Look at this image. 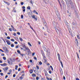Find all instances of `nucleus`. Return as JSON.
<instances>
[{
    "label": "nucleus",
    "mask_w": 80,
    "mask_h": 80,
    "mask_svg": "<svg viewBox=\"0 0 80 80\" xmlns=\"http://www.w3.org/2000/svg\"><path fill=\"white\" fill-rule=\"evenodd\" d=\"M66 3L67 7L68 8H69L71 5V8L73 10H75V8H76V7L74 6V5H73V3H72V0H66Z\"/></svg>",
    "instance_id": "nucleus-1"
},
{
    "label": "nucleus",
    "mask_w": 80,
    "mask_h": 80,
    "mask_svg": "<svg viewBox=\"0 0 80 80\" xmlns=\"http://www.w3.org/2000/svg\"><path fill=\"white\" fill-rule=\"evenodd\" d=\"M58 59L59 60L60 63L61 64L62 67L63 68V63H62V62L60 60V54L58 53Z\"/></svg>",
    "instance_id": "nucleus-2"
},
{
    "label": "nucleus",
    "mask_w": 80,
    "mask_h": 80,
    "mask_svg": "<svg viewBox=\"0 0 80 80\" xmlns=\"http://www.w3.org/2000/svg\"><path fill=\"white\" fill-rule=\"evenodd\" d=\"M10 62L8 60V62L10 65H12L13 64V61H12V59H10Z\"/></svg>",
    "instance_id": "nucleus-3"
},
{
    "label": "nucleus",
    "mask_w": 80,
    "mask_h": 80,
    "mask_svg": "<svg viewBox=\"0 0 80 80\" xmlns=\"http://www.w3.org/2000/svg\"><path fill=\"white\" fill-rule=\"evenodd\" d=\"M6 42H7V44L8 45H11V43H10V41L7 40L6 39Z\"/></svg>",
    "instance_id": "nucleus-4"
},
{
    "label": "nucleus",
    "mask_w": 80,
    "mask_h": 80,
    "mask_svg": "<svg viewBox=\"0 0 80 80\" xmlns=\"http://www.w3.org/2000/svg\"><path fill=\"white\" fill-rule=\"evenodd\" d=\"M75 41L76 42V45L77 46H78V40H77V39L76 37H75Z\"/></svg>",
    "instance_id": "nucleus-5"
},
{
    "label": "nucleus",
    "mask_w": 80,
    "mask_h": 80,
    "mask_svg": "<svg viewBox=\"0 0 80 80\" xmlns=\"http://www.w3.org/2000/svg\"><path fill=\"white\" fill-rule=\"evenodd\" d=\"M8 67H6L3 68V70L4 71V72H6V71L8 70Z\"/></svg>",
    "instance_id": "nucleus-6"
},
{
    "label": "nucleus",
    "mask_w": 80,
    "mask_h": 80,
    "mask_svg": "<svg viewBox=\"0 0 80 80\" xmlns=\"http://www.w3.org/2000/svg\"><path fill=\"white\" fill-rule=\"evenodd\" d=\"M4 50L6 53H8V52H9V51H8V49H7V48H4Z\"/></svg>",
    "instance_id": "nucleus-7"
},
{
    "label": "nucleus",
    "mask_w": 80,
    "mask_h": 80,
    "mask_svg": "<svg viewBox=\"0 0 80 80\" xmlns=\"http://www.w3.org/2000/svg\"><path fill=\"white\" fill-rule=\"evenodd\" d=\"M45 73V76H47V75L48 73H47V71L46 70H45L44 71Z\"/></svg>",
    "instance_id": "nucleus-8"
},
{
    "label": "nucleus",
    "mask_w": 80,
    "mask_h": 80,
    "mask_svg": "<svg viewBox=\"0 0 80 80\" xmlns=\"http://www.w3.org/2000/svg\"><path fill=\"white\" fill-rule=\"evenodd\" d=\"M28 55H29V54H30V53H31V52L30 51V50L29 49V50L28 51Z\"/></svg>",
    "instance_id": "nucleus-9"
},
{
    "label": "nucleus",
    "mask_w": 80,
    "mask_h": 80,
    "mask_svg": "<svg viewBox=\"0 0 80 80\" xmlns=\"http://www.w3.org/2000/svg\"><path fill=\"white\" fill-rule=\"evenodd\" d=\"M32 76L33 77H36V75L35 74H33L32 75Z\"/></svg>",
    "instance_id": "nucleus-10"
},
{
    "label": "nucleus",
    "mask_w": 80,
    "mask_h": 80,
    "mask_svg": "<svg viewBox=\"0 0 80 80\" xmlns=\"http://www.w3.org/2000/svg\"><path fill=\"white\" fill-rule=\"evenodd\" d=\"M33 73V70L31 69L30 70V73Z\"/></svg>",
    "instance_id": "nucleus-11"
},
{
    "label": "nucleus",
    "mask_w": 80,
    "mask_h": 80,
    "mask_svg": "<svg viewBox=\"0 0 80 80\" xmlns=\"http://www.w3.org/2000/svg\"><path fill=\"white\" fill-rule=\"evenodd\" d=\"M66 24L67 26L68 27V28H69V26H68V23H67V22H66Z\"/></svg>",
    "instance_id": "nucleus-12"
},
{
    "label": "nucleus",
    "mask_w": 80,
    "mask_h": 80,
    "mask_svg": "<svg viewBox=\"0 0 80 80\" xmlns=\"http://www.w3.org/2000/svg\"><path fill=\"white\" fill-rule=\"evenodd\" d=\"M13 11L14 12H16V10H15V7H14L13 8Z\"/></svg>",
    "instance_id": "nucleus-13"
},
{
    "label": "nucleus",
    "mask_w": 80,
    "mask_h": 80,
    "mask_svg": "<svg viewBox=\"0 0 80 80\" xmlns=\"http://www.w3.org/2000/svg\"><path fill=\"white\" fill-rule=\"evenodd\" d=\"M35 73L37 75H38V71H36V72H35Z\"/></svg>",
    "instance_id": "nucleus-14"
},
{
    "label": "nucleus",
    "mask_w": 80,
    "mask_h": 80,
    "mask_svg": "<svg viewBox=\"0 0 80 80\" xmlns=\"http://www.w3.org/2000/svg\"><path fill=\"white\" fill-rule=\"evenodd\" d=\"M28 45H29V46H30V47H32V44H31V43H30L29 42H28Z\"/></svg>",
    "instance_id": "nucleus-15"
},
{
    "label": "nucleus",
    "mask_w": 80,
    "mask_h": 80,
    "mask_svg": "<svg viewBox=\"0 0 80 80\" xmlns=\"http://www.w3.org/2000/svg\"><path fill=\"white\" fill-rule=\"evenodd\" d=\"M19 40L21 41V42H22L23 41V39L21 38H19Z\"/></svg>",
    "instance_id": "nucleus-16"
},
{
    "label": "nucleus",
    "mask_w": 80,
    "mask_h": 80,
    "mask_svg": "<svg viewBox=\"0 0 80 80\" xmlns=\"http://www.w3.org/2000/svg\"><path fill=\"white\" fill-rule=\"evenodd\" d=\"M9 30L10 32H12V28H9Z\"/></svg>",
    "instance_id": "nucleus-17"
},
{
    "label": "nucleus",
    "mask_w": 80,
    "mask_h": 80,
    "mask_svg": "<svg viewBox=\"0 0 80 80\" xmlns=\"http://www.w3.org/2000/svg\"><path fill=\"white\" fill-rule=\"evenodd\" d=\"M3 60H6L7 59V58H6V57H3Z\"/></svg>",
    "instance_id": "nucleus-18"
},
{
    "label": "nucleus",
    "mask_w": 80,
    "mask_h": 80,
    "mask_svg": "<svg viewBox=\"0 0 80 80\" xmlns=\"http://www.w3.org/2000/svg\"><path fill=\"white\" fill-rule=\"evenodd\" d=\"M12 28L13 31H14V32H16V29L15 30V28H14V27H13Z\"/></svg>",
    "instance_id": "nucleus-19"
},
{
    "label": "nucleus",
    "mask_w": 80,
    "mask_h": 80,
    "mask_svg": "<svg viewBox=\"0 0 80 80\" xmlns=\"http://www.w3.org/2000/svg\"><path fill=\"white\" fill-rule=\"evenodd\" d=\"M27 9H28V10H30V7L28 6L27 7Z\"/></svg>",
    "instance_id": "nucleus-20"
},
{
    "label": "nucleus",
    "mask_w": 80,
    "mask_h": 80,
    "mask_svg": "<svg viewBox=\"0 0 80 80\" xmlns=\"http://www.w3.org/2000/svg\"><path fill=\"white\" fill-rule=\"evenodd\" d=\"M39 63L40 65H41L42 64V62L41 61H40V62H39Z\"/></svg>",
    "instance_id": "nucleus-21"
},
{
    "label": "nucleus",
    "mask_w": 80,
    "mask_h": 80,
    "mask_svg": "<svg viewBox=\"0 0 80 80\" xmlns=\"http://www.w3.org/2000/svg\"><path fill=\"white\" fill-rule=\"evenodd\" d=\"M16 68H15V70H17V68H18V66L16 65L15 66Z\"/></svg>",
    "instance_id": "nucleus-22"
},
{
    "label": "nucleus",
    "mask_w": 80,
    "mask_h": 80,
    "mask_svg": "<svg viewBox=\"0 0 80 80\" xmlns=\"http://www.w3.org/2000/svg\"><path fill=\"white\" fill-rule=\"evenodd\" d=\"M50 68H51V69H52V71H53V68L52 67V66H50Z\"/></svg>",
    "instance_id": "nucleus-23"
},
{
    "label": "nucleus",
    "mask_w": 80,
    "mask_h": 80,
    "mask_svg": "<svg viewBox=\"0 0 80 80\" xmlns=\"http://www.w3.org/2000/svg\"><path fill=\"white\" fill-rule=\"evenodd\" d=\"M25 50H30V49L29 48H25Z\"/></svg>",
    "instance_id": "nucleus-24"
},
{
    "label": "nucleus",
    "mask_w": 80,
    "mask_h": 80,
    "mask_svg": "<svg viewBox=\"0 0 80 80\" xmlns=\"http://www.w3.org/2000/svg\"><path fill=\"white\" fill-rule=\"evenodd\" d=\"M43 49H44V51H46L47 49L45 47H43Z\"/></svg>",
    "instance_id": "nucleus-25"
},
{
    "label": "nucleus",
    "mask_w": 80,
    "mask_h": 80,
    "mask_svg": "<svg viewBox=\"0 0 80 80\" xmlns=\"http://www.w3.org/2000/svg\"><path fill=\"white\" fill-rule=\"evenodd\" d=\"M11 41L12 42H15V40H14L13 39H11Z\"/></svg>",
    "instance_id": "nucleus-26"
},
{
    "label": "nucleus",
    "mask_w": 80,
    "mask_h": 80,
    "mask_svg": "<svg viewBox=\"0 0 80 80\" xmlns=\"http://www.w3.org/2000/svg\"><path fill=\"white\" fill-rule=\"evenodd\" d=\"M11 47H14V45L13 44H12L11 45Z\"/></svg>",
    "instance_id": "nucleus-27"
},
{
    "label": "nucleus",
    "mask_w": 80,
    "mask_h": 80,
    "mask_svg": "<svg viewBox=\"0 0 80 80\" xmlns=\"http://www.w3.org/2000/svg\"><path fill=\"white\" fill-rule=\"evenodd\" d=\"M7 39H8V40H10V37H9V36H8L7 37Z\"/></svg>",
    "instance_id": "nucleus-28"
},
{
    "label": "nucleus",
    "mask_w": 80,
    "mask_h": 80,
    "mask_svg": "<svg viewBox=\"0 0 80 80\" xmlns=\"http://www.w3.org/2000/svg\"><path fill=\"white\" fill-rule=\"evenodd\" d=\"M3 65H4V67H6V66H7V63H4L3 64Z\"/></svg>",
    "instance_id": "nucleus-29"
},
{
    "label": "nucleus",
    "mask_w": 80,
    "mask_h": 80,
    "mask_svg": "<svg viewBox=\"0 0 80 80\" xmlns=\"http://www.w3.org/2000/svg\"><path fill=\"white\" fill-rule=\"evenodd\" d=\"M72 25H73V26H75V22H73L72 23Z\"/></svg>",
    "instance_id": "nucleus-30"
},
{
    "label": "nucleus",
    "mask_w": 80,
    "mask_h": 80,
    "mask_svg": "<svg viewBox=\"0 0 80 80\" xmlns=\"http://www.w3.org/2000/svg\"><path fill=\"white\" fill-rule=\"evenodd\" d=\"M35 15H33V16H32V18H35Z\"/></svg>",
    "instance_id": "nucleus-31"
},
{
    "label": "nucleus",
    "mask_w": 80,
    "mask_h": 80,
    "mask_svg": "<svg viewBox=\"0 0 80 80\" xmlns=\"http://www.w3.org/2000/svg\"><path fill=\"white\" fill-rule=\"evenodd\" d=\"M17 52L18 53H20V50H18L17 51Z\"/></svg>",
    "instance_id": "nucleus-32"
},
{
    "label": "nucleus",
    "mask_w": 80,
    "mask_h": 80,
    "mask_svg": "<svg viewBox=\"0 0 80 80\" xmlns=\"http://www.w3.org/2000/svg\"><path fill=\"white\" fill-rule=\"evenodd\" d=\"M0 74L1 75V76H3V73H1Z\"/></svg>",
    "instance_id": "nucleus-33"
},
{
    "label": "nucleus",
    "mask_w": 80,
    "mask_h": 80,
    "mask_svg": "<svg viewBox=\"0 0 80 80\" xmlns=\"http://www.w3.org/2000/svg\"><path fill=\"white\" fill-rule=\"evenodd\" d=\"M21 18L22 19L23 18V15H21Z\"/></svg>",
    "instance_id": "nucleus-34"
},
{
    "label": "nucleus",
    "mask_w": 80,
    "mask_h": 80,
    "mask_svg": "<svg viewBox=\"0 0 80 80\" xmlns=\"http://www.w3.org/2000/svg\"><path fill=\"white\" fill-rule=\"evenodd\" d=\"M30 28H31V29H32V30H33V28H32V26H30Z\"/></svg>",
    "instance_id": "nucleus-35"
},
{
    "label": "nucleus",
    "mask_w": 80,
    "mask_h": 80,
    "mask_svg": "<svg viewBox=\"0 0 80 80\" xmlns=\"http://www.w3.org/2000/svg\"><path fill=\"white\" fill-rule=\"evenodd\" d=\"M77 37L78 39H79V38H80V37H79V35H77Z\"/></svg>",
    "instance_id": "nucleus-36"
},
{
    "label": "nucleus",
    "mask_w": 80,
    "mask_h": 80,
    "mask_svg": "<svg viewBox=\"0 0 80 80\" xmlns=\"http://www.w3.org/2000/svg\"><path fill=\"white\" fill-rule=\"evenodd\" d=\"M36 68H37L38 70L39 69V67L38 66H36Z\"/></svg>",
    "instance_id": "nucleus-37"
},
{
    "label": "nucleus",
    "mask_w": 80,
    "mask_h": 80,
    "mask_svg": "<svg viewBox=\"0 0 80 80\" xmlns=\"http://www.w3.org/2000/svg\"><path fill=\"white\" fill-rule=\"evenodd\" d=\"M36 79L37 80H38V79H39V78H38V77H36Z\"/></svg>",
    "instance_id": "nucleus-38"
},
{
    "label": "nucleus",
    "mask_w": 80,
    "mask_h": 80,
    "mask_svg": "<svg viewBox=\"0 0 80 80\" xmlns=\"http://www.w3.org/2000/svg\"><path fill=\"white\" fill-rule=\"evenodd\" d=\"M22 8L23 9H25V6H23L22 7Z\"/></svg>",
    "instance_id": "nucleus-39"
},
{
    "label": "nucleus",
    "mask_w": 80,
    "mask_h": 80,
    "mask_svg": "<svg viewBox=\"0 0 80 80\" xmlns=\"http://www.w3.org/2000/svg\"><path fill=\"white\" fill-rule=\"evenodd\" d=\"M30 2L32 4V3H33V2L32 1V0H31V1H30Z\"/></svg>",
    "instance_id": "nucleus-40"
},
{
    "label": "nucleus",
    "mask_w": 80,
    "mask_h": 80,
    "mask_svg": "<svg viewBox=\"0 0 80 80\" xmlns=\"http://www.w3.org/2000/svg\"><path fill=\"white\" fill-rule=\"evenodd\" d=\"M21 4L22 5H23V2H22L21 3Z\"/></svg>",
    "instance_id": "nucleus-41"
},
{
    "label": "nucleus",
    "mask_w": 80,
    "mask_h": 80,
    "mask_svg": "<svg viewBox=\"0 0 80 80\" xmlns=\"http://www.w3.org/2000/svg\"><path fill=\"white\" fill-rule=\"evenodd\" d=\"M15 76H16V75L15 74H14L13 75V77H15Z\"/></svg>",
    "instance_id": "nucleus-42"
},
{
    "label": "nucleus",
    "mask_w": 80,
    "mask_h": 80,
    "mask_svg": "<svg viewBox=\"0 0 80 80\" xmlns=\"http://www.w3.org/2000/svg\"><path fill=\"white\" fill-rule=\"evenodd\" d=\"M20 70H21V68H19L18 69V71L20 72Z\"/></svg>",
    "instance_id": "nucleus-43"
},
{
    "label": "nucleus",
    "mask_w": 80,
    "mask_h": 80,
    "mask_svg": "<svg viewBox=\"0 0 80 80\" xmlns=\"http://www.w3.org/2000/svg\"><path fill=\"white\" fill-rule=\"evenodd\" d=\"M20 79H23V77H21L20 78H19Z\"/></svg>",
    "instance_id": "nucleus-44"
},
{
    "label": "nucleus",
    "mask_w": 80,
    "mask_h": 80,
    "mask_svg": "<svg viewBox=\"0 0 80 80\" xmlns=\"http://www.w3.org/2000/svg\"><path fill=\"white\" fill-rule=\"evenodd\" d=\"M44 24L45 26H47V25H46V24H47V23H46V22H44Z\"/></svg>",
    "instance_id": "nucleus-45"
},
{
    "label": "nucleus",
    "mask_w": 80,
    "mask_h": 80,
    "mask_svg": "<svg viewBox=\"0 0 80 80\" xmlns=\"http://www.w3.org/2000/svg\"><path fill=\"white\" fill-rule=\"evenodd\" d=\"M34 55H35V53L33 52L32 53V56H34Z\"/></svg>",
    "instance_id": "nucleus-46"
},
{
    "label": "nucleus",
    "mask_w": 80,
    "mask_h": 80,
    "mask_svg": "<svg viewBox=\"0 0 80 80\" xmlns=\"http://www.w3.org/2000/svg\"><path fill=\"white\" fill-rule=\"evenodd\" d=\"M14 43H15V44H18V42H14Z\"/></svg>",
    "instance_id": "nucleus-47"
},
{
    "label": "nucleus",
    "mask_w": 80,
    "mask_h": 80,
    "mask_svg": "<svg viewBox=\"0 0 80 80\" xmlns=\"http://www.w3.org/2000/svg\"><path fill=\"white\" fill-rule=\"evenodd\" d=\"M17 34H18V35H20V33L19 32H17Z\"/></svg>",
    "instance_id": "nucleus-48"
},
{
    "label": "nucleus",
    "mask_w": 80,
    "mask_h": 80,
    "mask_svg": "<svg viewBox=\"0 0 80 80\" xmlns=\"http://www.w3.org/2000/svg\"><path fill=\"white\" fill-rule=\"evenodd\" d=\"M34 59H35V60H37V57H34Z\"/></svg>",
    "instance_id": "nucleus-49"
},
{
    "label": "nucleus",
    "mask_w": 80,
    "mask_h": 80,
    "mask_svg": "<svg viewBox=\"0 0 80 80\" xmlns=\"http://www.w3.org/2000/svg\"><path fill=\"white\" fill-rule=\"evenodd\" d=\"M0 51H1V52H4L3 51L2 49H0Z\"/></svg>",
    "instance_id": "nucleus-50"
},
{
    "label": "nucleus",
    "mask_w": 80,
    "mask_h": 80,
    "mask_svg": "<svg viewBox=\"0 0 80 80\" xmlns=\"http://www.w3.org/2000/svg\"><path fill=\"white\" fill-rule=\"evenodd\" d=\"M49 73H50V74H51V73H52V71H49Z\"/></svg>",
    "instance_id": "nucleus-51"
},
{
    "label": "nucleus",
    "mask_w": 80,
    "mask_h": 80,
    "mask_svg": "<svg viewBox=\"0 0 80 80\" xmlns=\"http://www.w3.org/2000/svg\"><path fill=\"white\" fill-rule=\"evenodd\" d=\"M7 5H10V3L9 2L7 3Z\"/></svg>",
    "instance_id": "nucleus-52"
},
{
    "label": "nucleus",
    "mask_w": 80,
    "mask_h": 80,
    "mask_svg": "<svg viewBox=\"0 0 80 80\" xmlns=\"http://www.w3.org/2000/svg\"><path fill=\"white\" fill-rule=\"evenodd\" d=\"M23 48H25L26 47V46H25V45H23Z\"/></svg>",
    "instance_id": "nucleus-53"
},
{
    "label": "nucleus",
    "mask_w": 80,
    "mask_h": 80,
    "mask_svg": "<svg viewBox=\"0 0 80 80\" xmlns=\"http://www.w3.org/2000/svg\"><path fill=\"white\" fill-rule=\"evenodd\" d=\"M19 67H21V66H22V65L21 64V63H19Z\"/></svg>",
    "instance_id": "nucleus-54"
},
{
    "label": "nucleus",
    "mask_w": 80,
    "mask_h": 80,
    "mask_svg": "<svg viewBox=\"0 0 80 80\" xmlns=\"http://www.w3.org/2000/svg\"><path fill=\"white\" fill-rule=\"evenodd\" d=\"M63 78L64 80H65V76H63Z\"/></svg>",
    "instance_id": "nucleus-55"
},
{
    "label": "nucleus",
    "mask_w": 80,
    "mask_h": 80,
    "mask_svg": "<svg viewBox=\"0 0 80 80\" xmlns=\"http://www.w3.org/2000/svg\"><path fill=\"white\" fill-rule=\"evenodd\" d=\"M42 55L43 57L45 56V54H44V53H42Z\"/></svg>",
    "instance_id": "nucleus-56"
},
{
    "label": "nucleus",
    "mask_w": 80,
    "mask_h": 80,
    "mask_svg": "<svg viewBox=\"0 0 80 80\" xmlns=\"http://www.w3.org/2000/svg\"><path fill=\"white\" fill-rule=\"evenodd\" d=\"M32 12L35 13L36 12V11L35 10L33 11Z\"/></svg>",
    "instance_id": "nucleus-57"
},
{
    "label": "nucleus",
    "mask_w": 80,
    "mask_h": 80,
    "mask_svg": "<svg viewBox=\"0 0 80 80\" xmlns=\"http://www.w3.org/2000/svg\"><path fill=\"white\" fill-rule=\"evenodd\" d=\"M16 48H18V46H16Z\"/></svg>",
    "instance_id": "nucleus-58"
},
{
    "label": "nucleus",
    "mask_w": 80,
    "mask_h": 80,
    "mask_svg": "<svg viewBox=\"0 0 80 80\" xmlns=\"http://www.w3.org/2000/svg\"><path fill=\"white\" fill-rule=\"evenodd\" d=\"M38 44H39V45H40V44H41V43H40V42L39 41L38 42Z\"/></svg>",
    "instance_id": "nucleus-59"
},
{
    "label": "nucleus",
    "mask_w": 80,
    "mask_h": 80,
    "mask_svg": "<svg viewBox=\"0 0 80 80\" xmlns=\"http://www.w3.org/2000/svg\"><path fill=\"white\" fill-rule=\"evenodd\" d=\"M30 62H31V63H32V60H30Z\"/></svg>",
    "instance_id": "nucleus-60"
},
{
    "label": "nucleus",
    "mask_w": 80,
    "mask_h": 80,
    "mask_svg": "<svg viewBox=\"0 0 80 80\" xmlns=\"http://www.w3.org/2000/svg\"><path fill=\"white\" fill-rule=\"evenodd\" d=\"M23 12H25V9H24L22 10Z\"/></svg>",
    "instance_id": "nucleus-61"
},
{
    "label": "nucleus",
    "mask_w": 80,
    "mask_h": 80,
    "mask_svg": "<svg viewBox=\"0 0 80 80\" xmlns=\"http://www.w3.org/2000/svg\"><path fill=\"white\" fill-rule=\"evenodd\" d=\"M7 77H8V76L6 75V76H5V78H7Z\"/></svg>",
    "instance_id": "nucleus-62"
},
{
    "label": "nucleus",
    "mask_w": 80,
    "mask_h": 80,
    "mask_svg": "<svg viewBox=\"0 0 80 80\" xmlns=\"http://www.w3.org/2000/svg\"><path fill=\"white\" fill-rule=\"evenodd\" d=\"M10 72H8L7 73V74H8V75H10Z\"/></svg>",
    "instance_id": "nucleus-63"
},
{
    "label": "nucleus",
    "mask_w": 80,
    "mask_h": 80,
    "mask_svg": "<svg viewBox=\"0 0 80 80\" xmlns=\"http://www.w3.org/2000/svg\"><path fill=\"white\" fill-rule=\"evenodd\" d=\"M76 80H80V79H79V78H76Z\"/></svg>",
    "instance_id": "nucleus-64"
}]
</instances>
